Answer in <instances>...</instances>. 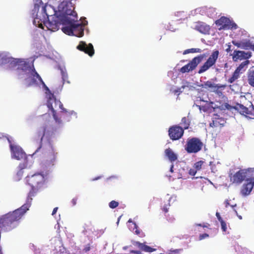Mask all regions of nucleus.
<instances>
[{
	"label": "nucleus",
	"mask_w": 254,
	"mask_h": 254,
	"mask_svg": "<svg viewBox=\"0 0 254 254\" xmlns=\"http://www.w3.org/2000/svg\"><path fill=\"white\" fill-rule=\"evenodd\" d=\"M76 0H63L58 6L59 10L62 13L61 20L63 32L68 35L81 37L84 35L86 24L77 23V14L74 11Z\"/></svg>",
	"instance_id": "f257e3e1"
},
{
	"label": "nucleus",
	"mask_w": 254,
	"mask_h": 254,
	"mask_svg": "<svg viewBox=\"0 0 254 254\" xmlns=\"http://www.w3.org/2000/svg\"><path fill=\"white\" fill-rule=\"evenodd\" d=\"M28 207L27 204H25L13 211L1 215L0 217V231H9L15 228L27 212Z\"/></svg>",
	"instance_id": "f03ea898"
},
{
	"label": "nucleus",
	"mask_w": 254,
	"mask_h": 254,
	"mask_svg": "<svg viewBox=\"0 0 254 254\" xmlns=\"http://www.w3.org/2000/svg\"><path fill=\"white\" fill-rule=\"evenodd\" d=\"M56 130V128L51 127L48 123L44 124L37 129L33 139L34 145L36 147L35 153L42 148L44 136L51 137L54 134Z\"/></svg>",
	"instance_id": "7ed1b4c3"
},
{
	"label": "nucleus",
	"mask_w": 254,
	"mask_h": 254,
	"mask_svg": "<svg viewBox=\"0 0 254 254\" xmlns=\"http://www.w3.org/2000/svg\"><path fill=\"white\" fill-rule=\"evenodd\" d=\"M51 96L52 97L50 96L49 97V100L47 102V107L52 111L53 118L56 122L60 125L62 124V120L61 118H62V116L61 115L60 118H59L57 115L56 110L58 109H61V113L66 114L67 111L64 108L62 102L60 100H57L53 94H51Z\"/></svg>",
	"instance_id": "20e7f679"
},
{
	"label": "nucleus",
	"mask_w": 254,
	"mask_h": 254,
	"mask_svg": "<svg viewBox=\"0 0 254 254\" xmlns=\"http://www.w3.org/2000/svg\"><path fill=\"white\" fill-rule=\"evenodd\" d=\"M203 146V142L197 137L188 138L185 149L188 153H196L200 151Z\"/></svg>",
	"instance_id": "39448f33"
},
{
	"label": "nucleus",
	"mask_w": 254,
	"mask_h": 254,
	"mask_svg": "<svg viewBox=\"0 0 254 254\" xmlns=\"http://www.w3.org/2000/svg\"><path fill=\"white\" fill-rule=\"evenodd\" d=\"M25 69L29 70L30 76L25 79L27 82V86L30 87L33 85H38L42 81V79L40 75L36 71L34 64L28 65Z\"/></svg>",
	"instance_id": "423d86ee"
},
{
	"label": "nucleus",
	"mask_w": 254,
	"mask_h": 254,
	"mask_svg": "<svg viewBox=\"0 0 254 254\" xmlns=\"http://www.w3.org/2000/svg\"><path fill=\"white\" fill-rule=\"evenodd\" d=\"M27 178L28 184L31 187H36L37 190H40L44 185L45 178L44 176L41 173H36Z\"/></svg>",
	"instance_id": "0eeeda50"
},
{
	"label": "nucleus",
	"mask_w": 254,
	"mask_h": 254,
	"mask_svg": "<svg viewBox=\"0 0 254 254\" xmlns=\"http://www.w3.org/2000/svg\"><path fill=\"white\" fill-rule=\"evenodd\" d=\"M219 55V52L218 50L213 51L206 61L199 67L198 73L199 74L202 73L214 65L218 58Z\"/></svg>",
	"instance_id": "6e6552de"
},
{
	"label": "nucleus",
	"mask_w": 254,
	"mask_h": 254,
	"mask_svg": "<svg viewBox=\"0 0 254 254\" xmlns=\"http://www.w3.org/2000/svg\"><path fill=\"white\" fill-rule=\"evenodd\" d=\"M184 133V129L178 125H174L169 127L168 130V135L172 140H177L183 136Z\"/></svg>",
	"instance_id": "1a4fd4ad"
},
{
	"label": "nucleus",
	"mask_w": 254,
	"mask_h": 254,
	"mask_svg": "<svg viewBox=\"0 0 254 254\" xmlns=\"http://www.w3.org/2000/svg\"><path fill=\"white\" fill-rule=\"evenodd\" d=\"M59 11L61 12V15L60 17L58 16V19H52V18H51V19L42 21L48 30L55 32L59 29L60 25L62 23V21L61 20L62 13L60 10Z\"/></svg>",
	"instance_id": "9d476101"
},
{
	"label": "nucleus",
	"mask_w": 254,
	"mask_h": 254,
	"mask_svg": "<svg viewBox=\"0 0 254 254\" xmlns=\"http://www.w3.org/2000/svg\"><path fill=\"white\" fill-rule=\"evenodd\" d=\"M41 13L42 18L40 20L42 21L50 19V17L52 19H58V16L56 15V11L51 5L45 4L44 5L42 8Z\"/></svg>",
	"instance_id": "9b49d317"
},
{
	"label": "nucleus",
	"mask_w": 254,
	"mask_h": 254,
	"mask_svg": "<svg viewBox=\"0 0 254 254\" xmlns=\"http://www.w3.org/2000/svg\"><path fill=\"white\" fill-rule=\"evenodd\" d=\"M234 109L238 111L241 114L248 117L250 118H254V107L251 103L250 108H248L243 105L237 103L233 107Z\"/></svg>",
	"instance_id": "f8f14e48"
},
{
	"label": "nucleus",
	"mask_w": 254,
	"mask_h": 254,
	"mask_svg": "<svg viewBox=\"0 0 254 254\" xmlns=\"http://www.w3.org/2000/svg\"><path fill=\"white\" fill-rule=\"evenodd\" d=\"M215 24L217 26H221L219 30L221 29H230L237 28V25L234 22H232L229 18L225 16H222L220 18L215 21Z\"/></svg>",
	"instance_id": "ddd939ff"
},
{
	"label": "nucleus",
	"mask_w": 254,
	"mask_h": 254,
	"mask_svg": "<svg viewBox=\"0 0 254 254\" xmlns=\"http://www.w3.org/2000/svg\"><path fill=\"white\" fill-rule=\"evenodd\" d=\"M10 147L12 158H15L18 160H25L26 159V154L20 146L10 144Z\"/></svg>",
	"instance_id": "4468645a"
},
{
	"label": "nucleus",
	"mask_w": 254,
	"mask_h": 254,
	"mask_svg": "<svg viewBox=\"0 0 254 254\" xmlns=\"http://www.w3.org/2000/svg\"><path fill=\"white\" fill-rule=\"evenodd\" d=\"M248 171L247 169H240L231 177V181L238 185L241 184L247 176Z\"/></svg>",
	"instance_id": "2eb2a0df"
},
{
	"label": "nucleus",
	"mask_w": 254,
	"mask_h": 254,
	"mask_svg": "<svg viewBox=\"0 0 254 254\" xmlns=\"http://www.w3.org/2000/svg\"><path fill=\"white\" fill-rule=\"evenodd\" d=\"M76 48L78 50L88 54L90 57L94 54V48L91 44L87 45L85 42L80 41Z\"/></svg>",
	"instance_id": "dca6fc26"
},
{
	"label": "nucleus",
	"mask_w": 254,
	"mask_h": 254,
	"mask_svg": "<svg viewBox=\"0 0 254 254\" xmlns=\"http://www.w3.org/2000/svg\"><path fill=\"white\" fill-rule=\"evenodd\" d=\"M246 183H244L241 189V194L244 196L249 195L252 190L253 189L254 184L251 181H248V179L246 180Z\"/></svg>",
	"instance_id": "f3484780"
},
{
	"label": "nucleus",
	"mask_w": 254,
	"mask_h": 254,
	"mask_svg": "<svg viewBox=\"0 0 254 254\" xmlns=\"http://www.w3.org/2000/svg\"><path fill=\"white\" fill-rule=\"evenodd\" d=\"M251 54L250 53H246L244 51L235 50L232 55V59L234 61L238 60H247L251 58Z\"/></svg>",
	"instance_id": "a211bd4d"
},
{
	"label": "nucleus",
	"mask_w": 254,
	"mask_h": 254,
	"mask_svg": "<svg viewBox=\"0 0 254 254\" xmlns=\"http://www.w3.org/2000/svg\"><path fill=\"white\" fill-rule=\"evenodd\" d=\"M197 65L196 62L192 59L188 64L182 67L180 71L183 73L189 72L194 70Z\"/></svg>",
	"instance_id": "6ab92c4d"
},
{
	"label": "nucleus",
	"mask_w": 254,
	"mask_h": 254,
	"mask_svg": "<svg viewBox=\"0 0 254 254\" xmlns=\"http://www.w3.org/2000/svg\"><path fill=\"white\" fill-rule=\"evenodd\" d=\"M57 154V153L55 152L53 148H52L51 151L47 152L46 155V163L48 165H53L56 159Z\"/></svg>",
	"instance_id": "aec40b11"
},
{
	"label": "nucleus",
	"mask_w": 254,
	"mask_h": 254,
	"mask_svg": "<svg viewBox=\"0 0 254 254\" xmlns=\"http://www.w3.org/2000/svg\"><path fill=\"white\" fill-rule=\"evenodd\" d=\"M132 243L134 246L137 247L140 250L145 252L151 253L156 250L155 249L145 245V243H141L137 241H133Z\"/></svg>",
	"instance_id": "412c9836"
},
{
	"label": "nucleus",
	"mask_w": 254,
	"mask_h": 254,
	"mask_svg": "<svg viewBox=\"0 0 254 254\" xmlns=\"http://www.w3.org/2000/svg\"><path fill=\"white\" fill-rule=\"evenodd\" d=\"M195 29L203 34L208 33L210 30L209 26L202 22H197L196 23Z\"/></svg>",
	"instance_id": "4be33fe9"
},
{
	"label": "nucleus",
	"mask_w": 254,
	"mask_h": 254,
	"mask_svg": "<svg viewBox=\"0 0 254 254\" xmlns=\"http://www.w3.org/2000/svg\"><path fill=\"white\" fill-rule=\"evenodd\" d=\"M226 123V121L223 118H220L218 115H215L212 122L210 124V126L211 127H221L224 126Z\"/></svg>",
	"instance_id": "5701e85b"
},
{
	"label": "nucleus",
	"mask_w": 254,
	"mask_h": 254,
	"mask_svg": "<svg viewBox=\"0 0 254 254\" xmlns=\"http://www.w3.org/2000/svg\"><path fill=\"white\" fill-rule=\"evenodd\" d=\"M165 155L171 162H175L178 159L177 155L170 148L165 149Z\"/></svg>",
	"instance_id": "b1692460"
},
{
	"label": "nucleus",
	"mask_w": 254,
	"mask_h": 254,
	"mask_svg": "<svg viewBox=\"0 0 254 254\" xmlns=\"http://www.w3.org/2000/svg\"><path fill=\"white\" fill-rule=\"evenodd\" d=\"M31 190H30V191H29V192L28 193V196H27V202L25 204H24L23 205H25V204H27L28 205V210H29V208L30 207V202L31 201H32V197L35 196V195L36 194V193L38 192V191L39 190H37L36 189V187H31Z\"/></svg>",
	"instance_id": "393cba45"
},
{
	"label": "nucleus",
	"mask_w": 254,
	"mask_h": 254,
	"mask_svg": "<svg viewBox=\"0 0 254 254\" xmlns=\"http://www.w3.org/2000/svg\"><path fill=\"white\" fill-rule=\"evenodd\" d=\"M202 87L208 89L211 88L215 90H217L219 89L221 86L218 85L217 84H215L210 81H207L205 82L203 84L201 85Z\"/></svg>",
	"instance_id": "a878e982"
},
{
	"label": "nucleus",
	"mask_w": 254,
	"mask_h": 254,
	"mask_svg": "<svg viewBox=\"0 0 254 254\" xmlns=\"http://www.w3.org/2000/svg\"><path fill=\"white\" fill-rule=\"evenodd\" d=\"M190 122V120L188 117H185L182 119L181 125H182L181 127L184 129V130L189 128Z\"/></svg>",
	"instance_id": "bb28decb"
},
{
	"label": "nucleus",
	"mask_w": 254,
	"mask_h": 254,
	"mask_svg": "<svg viewBox=\"0 0 254 254\" xmlns=\"http://www.w3.org/2000/svg\"><path fill=\"white\" fill-rule=\"evenodd\" d=\"M248 82L249 85L254 88V70H250L248 73Z\"/></svg>",
	"instance_id": "cd10ccee"
},
{
	"label": "nucleus",
	"mask_w": 254,
	"mask_h": 254,
	"mask_svg": "<svg viewBox=\"0 0 254 254\" xmlns=\"http://www.w3.org/2000/svg\"><path fill=\"white\" fill-rule=\"evenodd\" d=\"M241 73H242V72H240L239 70L236 69L233 72L232 76L230 78H229L228 80V82L230 83H233L239 77L240 74Z\"/></svg>",
	"instance_id": "c85d7f7f"
},
{
	"label": "nucleus",
	"mask_w": 254,
	"mask_h": 254,
	"mask_svg": "<svg viewBox=\"0 0 254 254\" xmlns=\"http://www.w3.org/2000/svg\"><path fill=\"white\" fill-rule=\"evenodd\" d=\"M208 55V53H204L194 57L193 60L196 62L197 64H200Z\"/></svg>",
	"instance_id": "c756f323"
},
{
	"label": "nucleus",
	"mask_w": 254,
	"mask_h": 254,
	"mask_svg": "<svg viewBox=\"0 0 254 254\" xmlns=\"http://www.w3.org/2000/svg\"><path fill=\"white\" fill-rule=\"evenodd\" d=\"M249 64V61L248 60L245 61L243 62H242L238 67L236 69L238 70H239L240 72H244L245 71L246 68H245L246 66H247V65Z\"/></svg>",
	"instance_id": "7c9ffc66"
},
{
	"label": "nucleus",
	"mask_w": 254,
	"mask_h": 254,
	"mask_svg": "<svg viewBox=\"0 0 254 254\" xmlns=\"http://www.w3.org/2000/svg\"><path fill=\"white\" fill-rule=\"evenodd\" d=\"M247 170H248L247 176L250 177V178H248V181L254 184V168H248Z\"/></svg>",
	"instance_id": "2f4dec72"
},
{
	"label": "nucleus",
	"mask_w": 254,
	"mask_h": 254,
	"mask_svg": "<svg viewBox=\"0 0 254 254\" xmlns=\"http://www.w3.org/2000/svg\"><path fill=\"white\" fill-rule=\"evenodd\" d=\"M202 50L199 48H191L186 50L184 51L183 54L186 55L189 53H201Z\"/></svg>",
	"instance_id": "473e14b6"
},
{
	"label": "nucleus",
	"mask_w": 254,
	"mask_h": 254,
	"mask_svg": "<svg viewBox=\"0 0 254 254\" xmlns=\"http://www.w3.org/2000/svg\"><path fill=\"white\" fill-rule=\"evenodd\" d=\"M133 224L134 225V229H135L134 233L136 235L139 236L140 237H143L145 236L144 234L143 233V232L139 230L138 228L137 225L135 223H133Z\"/></svg>",
	"instance_id": "72a5a7b5"
},
{
	"label": "nucleus",
	"mask_w": 254,
	"mask_h": 254,
	"mask_svg": "<svg viewBox=\"0 0 254 254\" xmlns=\"http://www.w3.org/2000/svg\"><path fill=\"white\" fill-rule=\"evenodd\" d=\"M176 16L180 17L178 20H182L187 18V15L184 11H178L175 13Z\"/></svg>",
	"instance_id": "f704fd0d"
},
{
	"label": "nucleus",
	"mask_w": 254,
	"mask_h": 254,
	"mask_svg": "<svg viewBox=\"0 0 254 254\" xmlns=\"http://www.w3.org/2000/svg\"><path fill=\"white\" fill-rule=\"evenodd\" d=\"M242 46L243 48L245 49H248V48H250L252 50L254 51V44L253 45L249 42L243 43Z\"/></svg>",
	"instance_id": "c9c22d12"
},
{
	"label": "nucleus",
	"mask_w": 254,
	"mask_h": 254,
	"mask_svg": "<svg viewBox=\"0 0 254 254\" xmlns=\"http://www.w3.org/2000/svg\"><path fill=\"white\" fill-rule=\"evenodd\" d=\"M204 162L203 161H199L198 162H196L194 164V166H193V167L195 169H196L197 171V170H200L201 168H202V165L204 164Z\"/></svg>",
	"instance_id": "e433bc0d"
},
{
	"label": "nucleus",
	"mask_w": 254,
	"mask_h": 254,
	"mask_svg": "<svg viewBox=\"0 0 254 254\" xmlns=\"http://www.w3.org/2000/svg\"><path fill=\"white\" fill-rule=\"evenodd\" d=\"M119 203L118 202L115 201V200H112L109 203V207L112 208L114 209L116 208L118 206Z\"/></svg>",
	"instance_id": "4c0bfd02"
},
{
	"label": "nucleus",
	"mask_w": 254,
	"mask_h": 254,
	"mask_svg": "<svg viewBox=\"0 0 254 254\" xmlns=\"http://www.w3.org/2000/svg\"><path fill=\"white\" fill-rule=\"evenodd\" d=\"M221 224V227L223 232H226L227 231V224L225 221L222 220L220 221Z\"/></svg>",
	"instance_id": "58836bf2"
},
{
	"label": "nucleus",
	"mask_w": 254,
	"mask_h": 254,
	"mask_svg": "<svg viewBox=\"0 0 254 254\" xmlns=\"http://www.w3.org/2000/svg\"><path fill=\"white\" fill-rule=\"evenodd\" d=\"M23 173V170H19L16 173L15 180H20L21 179Z\"/></svg>",
	"instance_id": "ea45409f"
},
{
	"label": "nucleus",
	"mask_w": 254,
	"mask_h": 254,
	"mask_svg": "<svg viewBox=\"0 0 254 254\" xmlns=\"http://www.w3.org/2000/svg\"><path fill=\"white\" fill-rule=\"evenodd\" d=\"M61 74L62 76V78L64 81H65L67 78V74L66 72H64L63 70H61Z\"/></svg>",
	"instance_id": "a19ab883"
},
{
	"label": "nucleus",
	"mask_w": 254,
	"mask_h": 254,
	"mask_svg": "<svg viewBox=\"0 0 254 254\" xmlns=\"http://www.w3.org/2000/svg\"><path fill=\"white\" fill-rule=\"evenodd\" d=\"M91 249V246L90 244H87L85 246L84 248L83 249V252L85 253H88Z\"/></svg>",
	"instance_id": "79ce46f5"
},
{
	"label": "nucleus",
	"mask_w": 254,
	"mask_h": 254,
	"mask_svg": "<svg viewBox=\"0 0 254 254\" xmlns=\"http://www.w3.org/2000/svg\"><path fill=\"white\" fill-rule=\"evenodd\" d=\"M26 167H27V163H20L19 165L18 168L19 170H23V169L26 168Z\"/></svg>",
	"instance_id": "37998d69"
},
{
	"label": "nucleus",
	"mask_w": 254,
	"mask_h": 254,
	"mask_svg": "<svg viewBox=\"0 0 254 254\" xmlns=\"http://www.w3.org/2000/svg\"><path fill=\"white\" fill-rule=\"evenodd\" d=\"M209 237V235L207 233H204L202 234H200L199 236V240H202L204 239H205Z\"/></svg>",
	"instance_id": "c03bdc74"
},
{
	"label": "nucleus",
	"mask_w": 254,
	"mask_h": 254,
	"mask_svg": "<svg viewBox=\"0 0 254 254\" xmlns=\"http://www.w3.org/2000/svg\"><path fill=\"white\" fill-rule=\"evenodd\" d=\"M196 171L197 170L195 169H190L189 170V173L190 175L193 176L196 174Z\"/></svg>",
	"instance_id": "a18cd8bd"
},
{
	"label": "nucleus",
	"mask_w": 254,
	"mask_h": 254,
	"mask_svg": "<svg viewBox=\"0 0 254 254\" xmlns=\"http://www.w3.org/2000/svg\"><path fill=\"white\" fill-rule=\"evenodd\" d=\"M232 43H233L235 46H237V47H239V48H240V47H242V48H243V46H242V45H243V43H241L237 42H236V41H232Z\"/></svg>",
	"instance_id": "49530a36"
},
{
	"label": "nucleus",
	"mask_w": 254,
	"mask_h": 254,
	"mask_svg": "<svg viewBox=\"0 0 254 254\" xmlns=\"http://www.w3.org/2000/svg\"><path fill=\"white\" fill-rule=\"evenodd\" d=\"M170 205L165 204L162 207V210L165 212L167 213L168 212L169 206Z\"/></svg>",
	"instance_id": "de8ad7c7"
},
{
	"label": "nucleus",
	"mask_w": 254,
	"mask_h": 254,
	"mask_svg": "<svg viewBox=\"0 0 254 254\" xmlns=\"http://www.w3.org/2000/svg\"><path fill=\"white\" fill-rule=\"evenodd\" d=\"M77 200V198L76 197L73 198L71 200V202L72 203V206H74L76 204Z\"/></svg>",
	"instance_id": "09e8293b"
},
{
	"label": "nucleus",
	"mask_w": 254,
	"mask_h": 254,
	"mask_svg": "<svg viewBox=\"0 0 254 254\" xmlns=\"http://www.w3.org/2000/svg\"><path fill=\"white\" fill-rule=\"evenodd\" d=\"M216 216L217 217V218L219 222L222 220H223V219L222 218V217H221L219 212H217L216 213Z\"/></svg>",
	"instance_id": "8fccbe9b"
},
{
	"label": "nucleus",
	"mask_w": 254,
	"mask_h": 254,
	"mask_svg": "<svg viewBox=\"0 0 254 254\" xmlns=\"http://www.w3.org/2000/svg\"><path fill=\"white\" fill-rule=\"evenodd\" d=\"M130 253L134 254H141V252L140 251L137 250H131L130 251Z\"/></svg>",
	"instance_id": "3c124183"
},
{
	"label": "nucleus",
	"mask_w": 254,
	"mask_h": 254,
	"mask_svg": "<svg viewBox=\"0 0 254 254\" xmlns=\"http://www.w3.org/2000/svg\"><path fill=\"white\" fill-rule=\"evenodd\" d=\"M40 84H41L43 85V87L45 89V90L50 91L49 88L46 86V85L45 84L43 80Z\"/></svg>",
	"instance_id": "603ef678"
},
{
	"label": "nucleus",
	"mask_w": 254,
	"mask_h": 254,
	"mask_svg": "<svg viewBox=\"0 0 254 254\" xmlns=\"http://www.w3.org/2000/svg\"><path fill=\"white\" fill-rule=\"evenodd\" d=\"M225 107H226V108H227V109L228 110H231L232 109H234L233 107L234 106H231V105H230L228 103H226L225 104Z\"/></svg>",
	"instance_id": "864d4df0"
},
{
	"label": "nucleus",
	"mask_w": 254,
	"mask_h": 254,
	"mask_svg": "<svg viewBox=\"0 0 254 254\" xmlns=\"http://www.w3.org/2000/svg\"><path fill=\"white\" fill-rule=\"evenodd\" d=\"M197 226L202 227L203 228L206 227L208 228L210 225L209 224H206V225H202L201 224H196Z\"/></svg>",
	"instance_id": "5fc2aeb1"
},
{
	"label": "nucleus",
	"mask_w": 254,
	"mask_h": 254,
	"mask_svg": "<svg viewBox=\"0 0 254 254\" xmlns=\"http://www.w3.org/2000/svg\"><path fill=\"white\" fill-rule=\"evenodd\" d=\"M181 89L180 88H178L177 89H175L173 91V93L174 94H176L177 93H179V94H180V93H181Z\"/></svg>",
	"instance_id": "6e6d98bb"
},
{
	"label": "nucleus",
	"mask_w": 254,
	"mask_h": 254,
	"mask_svg": "<svg viewBox=\"0 0 254 254\" xmlns=\"http://www.w3.org/2000/svg\"><path fill=\"white\" fill-rule=\"evenodd\" d=\"M226 51L227 52V53H229L231 51V45H229L228 46V48L226 49Z\"/></svg>",
	"instance_id": "4d7b16f0"
},
{
	"label": "nucleus",
	"mask_w": 254,
	"mask_h": 254,
	"mask_svg": "<svg viewBox=\"0 0 254 254\" xmlns=\"http://www.w3.org/2000/svg\"><path fill=\"white\" fill-rule=\"evenodd\" d=\"M58 207H55L54 208L53 210V212H52V215H54V214H55L58 210Z\"/></svg>",
	"instance_id": "13d9d810"
},
{
	"label": "nucleus",
	"mask_w": 254,
	"mask_h": 254,
	"mask_svg": "<svg viewBox=\"0 0 254 254\" xmlns=\"http://www.w3.org/2000/svg\"><path fill=\"white\" fill-rule=\"evenodd\" d=\"M225 207H227L229 205H230L229 201L228 200H226L225 201Z\"/></svg>",
	"instance_id": "bf43d9fd"
},
{
	"label": "nucleus",
	"mask_w": 254,
	"mask_h": 254,
	"mask_svg": "<svg viewBox=\"0 0 254 254\" xmlns=\"http://www.w3.org/2000/svg\"><path fill=\"white\" fill-rule=\"evenodd\" d=\"M181 251V250H180V249H176V250H174L173 252H174L175 253H179Z\"/></svg>",
	"instance_id": "052dcab7"
},
{
	"label": "nucleus",
	"mask_w": 254,
	"mask_h": 254,
	"mask_svg": "<svg viewBox=\"0 0 254 254\" xmlns=\"http://www.w3.org/2000/svg\"><path fill=\"white\" fill-rule=\"evenodd\" d=\"M173 168H174V165H171V168H170V171L171 172H173Z\"/></svg>",
	"instance_id": "680f3d73"
},
{
	"label": "nucleus",
	"mask_w": 254,
	"mask_h": 254,
	"mask_svg": "<svg viewBox=\"0 0 254 254\" xmlns=\"http://www.w3.org/2000/svg\"><path fill=\"white\" fill-rule=\"evenodd\" d=\"M39 27L42 28V29H44L43 27V25L42 24V23H41L39 25Z\"/></svg>",
	"instance_id": "e2e57ef3"
},
{
	"label": "nucleus",
	"mask_w": 254,
	"mask_h": 254,
	"mask_svg": "<svg viewBox=\"0 0 254 254\" xmlns=\"http://www.w3.org/2000/svg\"><path fill=\"white\" fill-rule=\"evenodd\" d=\"M128 222H129V223H134V222H133L132 220L131 219H129L128 220Z\"/></svg>",
	"instance_id": "0e129e2a"
},
{
	"label": "nucleus",
	"mask_w": 254,
	"mask_h": 254,
	"mask_svg": "<svg viewBox=\"0 0 254 254\" xmlns=\"http://www.w3.org/2000/svg\"><path fill=\"white\" fill-rule=\"evenodd\" d=\"M18 61H17V63H22V62H23V61H22L20 59H18Z\"/></svg>",
	"instance_id": "69168bd1"
},
{
	"label": "nucleus",
	"mask_w": 254,
	"mask_h": 254,
	"mask_svg": "<svg viewBox=\"0 0 254 254\" xmlns=\"http://www.w3.org/2000/svg\"><path fill=\"white\" fill-rule=\"evenodd\" d=\"M128 246H125L123 247L124 250H127L128 248Z\"/></svg>",
	"instance_id": "338daca9"
},
{
	"label": "nucleus",
	"mask_w": 254,
	"mask_h": 254,
	"mask_svg": "<svg viewBox=\"0 0 254 254\" xmlns=\"http://www.w3.org/2000/svg\"><path fill=\"white\" fill-rule=\"evenodd\" d=\"M0 254H3L2 252V249H0Z\"/></svg>",
	"instance_id": "774afa93"
}]
</instances>
